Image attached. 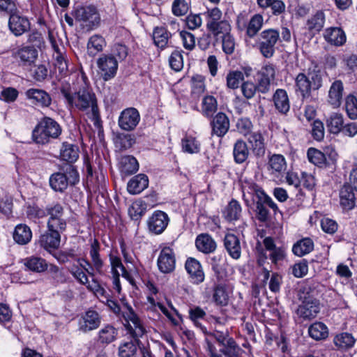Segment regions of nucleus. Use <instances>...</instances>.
<instances>
[{
  "label": "nucleus",
  "instance_id": "nucleus-26",
  "mask_svg": "<svg viewBox=\"0 0 357 357\" xmlns=\"http://www.w3.org/2000/svg\"><path fill=\"white\" fill-rule=\"evenodd\" d=\"M195 244L198 250L204 254L213 252L217 247L214 239L207 234H202L197 236Z\"/></svg>",
  "mask_w": 357,
  "mask_h": 357
},
{
  "label": "nucleus",
  "instance_id": "nucleus-34",
  "mask_svg": "<svg viewBox=\"0 0 357 357\" xmlns=\"http://www.w3.org/2000/svg\"><path fill=\"white\" fill-rule=\"evenodd\" d=\"M125 327L128 333L135 339L142 337L146 332V329L137 314L132 317L128 324H125Z\"/></svg>",
  "mask_w": 357,
  "mask_h": 357
},
{
  "label": "nucleus",
  "instance_id": "nucleus-55",
  "mask_svg": "<svg viewBox=\"0 0 357 357\" xmlns=\"http://www.w3.org/2000/svg\"><path fill=\"white\" fill-rule=\"evenodd\" d=\"M345 109L348 116L351 119H357V98L349 94L345 100Z\"/></svg>",
  "mask_w": 357,
  "mask_h": 357
},
{
  "label": "nucleus",
  "instance_id": "nucleus-39",
  "mask_svg": "<svg viewBox=\"0 0 357 357\" xmlns=\"http://www.w3.org/2000/svg\"><path fill=\"white\" fill-rule=\"evenodd\" d=\"M23 264L28 270L36 273H42L47 268L46 261L38 257L25 258L23 259Z\"/></svg>",
  "mask_w": 357,
  "mask_h": 357
},
{
  "label": "nucleus",
  "instance_id": "nucleus-45",
  "mask_svg": "<svg viewBox=\"0 0 357 357\" xmlns=\"http://www.w3.org/2000/svg\"><path fill=\"white\" fill-rule=\"evenodd\" d=\"M309 335L316 340H324L328 337V328L325 324L316 322L312 324L308 329Z\"/></svg>",
  "mask_w": 357,
  "mask_h": 357
},
{
  "label": "nucleus",
  "instance_id": "nucleus-49",
  "mask_svg": "<svg viewBox=\"0 0 357 357\" xmlns=\"http://www.w3.org/2000/svg\"><path fill=\"white\" fill-rule=\"evenodd\" d=\"M170 33L164 27H156L153 33V38L156 46L164 48L168 42Z\"/></svg>",
  "mask_w": 357,
  "mask_h": 357
},
{
  "label": "nucleus",
  "instance_id": "nucleus-28",
  "mask_svg": "<svg viewBox=\"0 0 357 357\" xmlns=\"http://www.w3.org/2000/svg\"><path fill=\"white\" fill-rule=\"evenodd\" d=\"M100 245L98 240L93 239L91 243L89 255L91 259V264L99 274L103 273L104 263L100 256Z\"/></svg>",
  "mask_w": 357,
  "mask_h": 357
},
{
  "label": "nucleus",
  "instance_id": "nucleus-8",
  "mask_svg": "<svg viewBox=\"0 0 357 357\" xmlns=\"http://www.w3.org/2000/svg\"><path fill=\"white\" fill-rule=\"evenodd\" d=\"M97 66L104 81L114 78L118 70L117 59L109 54H102L97 60Z\"/></svg>",
  "mask_w": 357,
  "mask_h": 357
},
{
  "label": "nucleus",
  "instance_id": "nucleus-52",
  "mask_svg": "<svg viewBox=\"0 0 357 357\" xmlns=\"http://www.w3.org/2000/svg\"><path fill=\"white\" fill-rule=\"evenodd\" d=\"M309 161L317 166L321 167L326 162V155L319 150L310 148L307 153Z\"/></svg>",
  "mask_w": 357,
  "mask_h": 357
},
{
  "label": "nucleus",
  "instance_id": "nucleus-42",
  "mask_svg": "<svg viewBox=\"0 0 357 357\" xmlns=\"http://www.w3.org/2000/svg\"><path fill=\"white\" fill-rule=\"evenodd\" d=\"M234 158L236 162H244L249 155V150L246 143L243 140H238L234 146Z\"/></svg>",
  "mask_w": 357,
  "mask_h": 357
},
{
  "label": "nucleus",
  "instance_id": "nucleus-11",
  "mask_svg": "<svg viewBox=\"0 0 357 357\" xmlns=\"http://www.w3.org/2000/svg\"><path fill=\"white\" fill-rule=\"evenodd\" d=\"M322 36L328 45L334 47H341L347 41L345 32L342 28L337 26H331L325 29Z\"/></svg>",
  "mask_w": 357,
  "mask_h": 357
},
{
  "label": "nucleus",
  "instance_id": "nucleus-1",
  "mask_svg": "<svg viewBox=\"0 0 357 357\" xmlns=\"http://www.w3.org/2000/svg\"><path fill=\"white\" fill-rule=\"evenodd\" d=\"M61 93L65 98L66 104L70 107H75L80 111L85 112L92 119L96 126L100 123V118L97 104V99L94 93L88 87L80 88L77 91L73 92L68 82H62Z\"/></svg>",
  "mask_w": 357,
  "mask_h": 357
},
{
  "label": "nucleus",
  "instance_id": "nucleus-62",
  "mask_svg": "<svg viewBox=\"0 0 357 357\" xmlns=\"http://www.w3.org/2000/svg\"><path fill=\"white\" fill-rule=\"evenodd\" d=\"M312 135L314 139L321 141L325 135L324 126L320 120H315L312 124Z\"/></svg>",
  "mask_w": 357,
  "mask_h": 357
},
{
  "label": "nucleus",
  "instance_id": "nucleus-30",
  "mask_svg": "<svg viewBox=\"0 0 357 357\" xmlns=\"http://www.w3.org/2000/svg\"><path fill=\"white\" fill-rule=\"evenodd\" d=\"M13 237L17 244L26 245L31 241L32 232L26 225L19 224L15 228Z\"/></svg>",
  "mask_w": 357,
  "mask_h": 357
},
{
  "label": "nucleus",
  "instance_id": "nucleus-54",
  "mask_svg": "<svg viewBox=\"0 0 357 357\" xmlns=\"http://www.w3.org/2000/svg\"><path fill=\"white\" fill-rule=\"evenodd\" d=\"M244 79V75L238 70L230 71L226 77L227 86L229 89H237L240 83Z\"/></svg>",
  "mask_w": 357,
  "mask_h": 357
},
{
  "label": "nucleus",
  "instance_id": "nucleus-12",
  "mask_svg": "<svg viewBox=\"0 0 357 357\" xmlns=\"http://www.w3.org/2000/svg\"><path fill=\"white\" fill-rule=\"evenodd\" d=\"M175 255L172 249L164 248L160 252L157 264L159 270L163 273H169L175 268Z\"/></svg>",
  "mask_w": 357,
  "mask_h": 357
},
{
  "label": "nucleus",
  "instance_id": "nucleus-56",
  "mask_svg": "<svg viewBox=\"0 0 357 357\" xmlns=\"http://www.w3.org/2000/svg\"><path fill=\"white\" fill-rule=\"evenodd\" d=\"M213 298L214 302L221 306H225L228 303L229 295L222 286H217L213 292Z\"/></svg>",
  "mask_w": 357,
  "mask_h": 357
},
{
  "label": "nucleus",
  "instance_id": "nucleus-40",
  "mask_svg": "<svg viewBox=\"0 0 357 357\" xmlns=\"http://www.w3.org/2000/svg\"><path fill=\"white\" fill-rule=\"evenodd\" d=\"M106 45L105 38L98 34H95L89 38L87 43V52L90 56H95L98 52H102Z\"/></svg>",
  "mask_w": 357,
  "mask_h": 357
},
{
  "label": "nucleus",
  "instance_id": "nucleus-7",
  "mask_svg": "<svg viewBox=\"0 0 357 357\" xmlns=\"http://www.w3.org/2000/svg\"><path fill=\"white\" fill-rule=\"evenodd\" d=\"M264 24V17L261 14H255L247 22L245 16L240 14L237 16L236 25L238 29H246V35L250 38H254L262 28Z\"/></svg>",
  "mask_w": 357,
  "mask_h": 357
},
{
  "label": "nucleus",
  "instance_id": "nucleus-14",
  "mask_svg": "<svg viewBox=\"0 0 357 357\" xmlns=\"http://www.w3.org/2000/svg\"><path fill=\"white\" fill-rule=\"evenodd\" d=\"M243 197L245 202H256L259 200L264 191L255 182L250 180L244 179L241 185Z\"/></svg>",
  "mask_w": 357,
  "mask_h": 357
},
{
  "label": "nucleus",
  "instance_id": "nucleus-51",
  "mask_svg": "<svg viewBox=\"0 0 357 357\" xmlns=\"http://www.w3.org/2000/svg\"><path fill=\"white\" fill-rule=\"evenodd\" d=\"M182 149L185 153L194 154L200 151V143L195 137L186 136L182 139Z\"/></svg>",
  "mask_w": 357,
  "mask_h": 357
},
{
  "label": "nucleus",
  "instance_id": "nucleus-21",
  "mask_svg": "<svg viewBox=\"0 0 357 357\" xmlns=\"http://www.w3.org/2000/svg\"><path fill=\"white\" fill-rule=\"evenodd\" d=\"M326 22V15L323 10H317L315 13L309 17L306 22V29L310 33L316 34L324 28Z\"/></svg>",
  "mask_w": 357,
  "mask_h": 357
},
{
  "label": "nucleus",
  "instance_id": "nucleus-47",
  "mask_svg": "<svg viewBox=\"0 0 357 357\" xmlns=\"http://www.w3.org/2000/svg\"><path fill=\"white\" fill-rule=\"evenodd\" d=\"M116 329L111 325H106L99 331L98 340L102 344H109L116 339Z\"/></svg>",
  "mask_w": 357,
  "mask_h": 357
},
{
  "label": "nucleus",
  "instance_id": "nucleus-59",
  "mask_svg": "<svg viewBox=\"0 0 357 357\" xmlns=\"http://www.w3.org/2000/svg\"><path fill=\"white\" fill-rule=\"evenodd\" d=\"M206 28L213 25L214 24L222 20V11L218 8L208 9L206 13Z\"/></svg>",
  "mask_w": 357,
  "mask_h": 357
},
{
  "label": "nucleus",
  "instance_id": "nucleus-29",
  "mask_svg": "<svg viewBox=\"0 0 357 357\" xmlns=\"http://www.w3.org/2000/svg\"><path fill=\"white\" fill-rule=\"evenodd\" d=\"M242 208L236 199H231L222 211L223 218L228 222L238 220L241 216Z\"/></svg>",
  "mask_w": 357,
  "mask_h": 357
},
{
  "label": "nucleus",
  "instance_id": "nucleus-46",
  "mask_svg": "<svg viewBox=\"0 0 357 357\" xmlns=\"http://www.w3.org/2000/svg\"><path fill=\"white\" fill-rule=\"evenodd\" d=\"M206 29L215 37H222L231 32V25L226 20H222Z\"/></svg>",
  "mask_w": 357,
  "mask_h": 357
},
{
  "label": "nucleus",
  "instance_id": "nucleus-60",
  "mask_svg": "<svg viewBox=\"0 0 357 357\" xmlns=\"http://www.w3.org/2000/svg\"><path fill=\"white\" fill-rule=\"evenodd\" d=\"M171 68L175 71L181 70L183 67V60L181 51H174L169 59Z\"/></svg>",
  "mask_w": 357,
  "mask_h": 357
},
{
  "label": "nucleus",
  "instance_id": "nucleus-25",
  "mask_svg": "<svg viewBox=\"0 0 357 357\" xmlns=\"http://www.w3.org/2000/svg\"><path fill=\"white\" fill-rule=\"evenodd\" d=\"M61 234L54 231H47L40 236L38 243L45 250L50 252L52 249L55 250L59 247Z\"/></svg>",
  "mask_w": 357,
  "mask_h": 357
},
{
  "label": "nucleus",
  "instance_id": "nucleus-37",
  "mask_svg": "<svg viewBox=\"0 0 357 357\" xmlns=\"http://www.w3.org/2000/svg\"><path fill=\"white\" fill-rule=\"evenodd\" d=\"M328 130L333 134H338L342 131L344 124L343 115L333 112L326 120Z\"/></svg>",
  "mask_w": 357,
  "mask_h": 357
},
{
  "label": "nucleus",
  "instance_id": "nucleus-20",
  "mask_svg": "<svg viewBox=\"0 0 357 357\" xmlns=\"http://www.w3.org/2000/svg\"><path fill=\"white\" fill-rule=\"evenodd\" d=\"M26 98L41 107H48L52 102L49 93L43 89H29L25 92Z\"/></svg>",
  "mask_w": 357,
  "mask_h": 357
},
{
  "label": "nucleus",
  "instance_id": "nucleus-15",
  "mask_svg": "<svg viewBox=\"0 0 357 357\" xmlns=\"http://www.w3.org/2000/svg\"><path fill=\"white\" fill-rule=\"evenodd\" d=\"M101 323V317L100 314L95 310H89L85 312L79 321V329L84 332L98 328Z\"/></svg>",
  "mask_w": 357,
  "mask_h": 357
},
{
  "label": "nucleus",
  "instance_id": "nucleus-32",
  "mask_svg": "<svg viewBox=\"0 0 357 357\" xmlns=\"http://www.w3.org/2000/svg\"><path fill=\"white\" fill-rule=\"evenodd\" d=\"M298 314L304 319H312L319 312V307L316 301L308 300L303 302L298 308Z\"/></svg>",
  "mask_w": 357,
  "mask_h": 357
},
{
  "label": "nucleus",
  "instance_id": "nucleus-24",
  "mask_svg": "<svg viewBox=\"0 0 357 357\" xmlns=\"http://www.w3.org/2000/svg\"><path fill=\"white\" fill-rule=\"evenodd\" d=\"M149 185L148 176L139 174L132 177L128 183L127 190L130 194L136 195L142 192Z\"/></svg>",
  "mask_w": 357,
  "mask_h": 357
},
{
  "label": "nucleus",
  "instance_id": "nucleus-36",
  "mask_svg": "<svg viewBox=\"0 0 357 357\" xmlns=\"http://www.w3.org/2000/svg\"><path fill=\"white\" fill-rule=\"evenodd\" d=\"M119 168L122 173L130 175L138 170L139 164L133 156L123 155L119 159Z\"/></svg>",
  "mask_w": 357,
  "mask_h": 357
},
{
  "label": "nucleus",
  "instance_id": "nucleus-63",
  "mask_svg": "<svg viewBox=\"0 0 357 357\" xmlns=\"http://www.w3.org/2000/svg\"><path fill=\"white\" fill-rule=\"evenodd\" d=\"M180 37L183 42V45L185 49L188 50H192L195 47V36L185 31L180 32Z\"/></svg>",
  "mask_w": 357,
  "mask_h": 357
},
{
  "label": "nucleus",
  "instance_id": "nucleus-41",
  "mask_svg": "<svg viewBox=\"0 0 357 357\" xmlns=\"http://www.w3.org/2000/svg\"><path fill=\"white\" fill-rule=\"evenodd\" d=\"M314 249V243L310 238H305L298 241L292 248V252L298 257H303Z\"/></svg>",
  "mask_w": 357,
  "mask_h": 357
},
{
  "label": "nucleus",
  "instance_id": "nucleus-43",
  "mask_svg": "<svg viewBox=\"0 0 357 357\" xmlns=\"http://www.w3.org/2000/svg\"><path fill=\"white\" fill-rule=\"evenodd\" d=\"M135 143V138L132 135L119 133L114 139L116 148L119 151H125L131 148Z\"/></svg>",
  "mask_w": 357,
  "mask_h": 357
},
{
  "label": "nucleus",
  "instance_id": "nucleus-19",
  "mask_svg": "<svg viewBox=\"0 0 357 357\" xmlns=\"http://www.w3.org/2000/svg\"><path fill=\"white\" fill-rule=\"evenodd\" d=\"M344 85L341 80L334 81L328 91V102L333 107L338 108L342 100Z\"/></svg>",
  "mask_w": 357,
  "mask_h": 357
},
{
  "label": "nucleus",
  "instance_id": "nucleus-50",
  "mask_svg": "<svg viewBox=\"0 0 357 357\" xmlns=\"http://www.w3.org/2000/svg\"><path fill=\"white\" fill-rule=\"evenodd\" d=\"M147 204L142 200L134 202L128 208V213L132 220H139L145 213Z\"/></svg>",
  "mask_w": 357,
  "mask_h": 357
},
{
  "label": "nucleus",
  "instance_id": "nucleus-3",
  "mask_svg": "<svg viewBox=\"0 0 357 357\" xmlns=\"http://www.w3.org/2000/svg\"><path fill=\"white\" fill-rule=\"evenodd\" d=\"M79 181V173L75 166L63 165L60 171L52 174L49 178L50 185L56 192H63L68 185H75Z\"/></svg>",
  "mask_w": 357,
  "mask_h": 357
},
{
  "label": "nucleus",
  "instance_id": "nucleus-35",
  "mask_svg": "<svg viewBox=\"0 0 357 357\" xmlns=\"http://www.w3.org/2000/svg\"><path fill=\"white\" fill-rule=\"evenodd\" d=\"M248 141L252 147L253 153L257 156H262L265 153L264 139L259 132L250 134Z\"/></svg>",
  "mask_w": 357,
  "mask_h": 357
},
{
  "label": "nucleus",
  "instance_id": "nucleus-9",
  "mask_svg": "<svg viewBox=\"0 0 357 357\" xmlns=\"http://www.w3.org/2000/svg\"><path fill=\"white\" fill-rule=\"evenodd\" d=\"M140 121V115L137 109L129 107L123 110L119 117V127L126 131L133 130Z\"/></svg>",
  "mask_w": 357,
  "mask_h": 357
},
{
  "label": "nucleus",
  "instance_id": "nucleus-6",
  "mask_svg": "<svg viewBox=\"0 0 357 357\" xmlns=\"http://www.w3.org/2000/svg\"><path fill=\"white\" fill-rule=\"evenodd\" d=\"M75 18L88 31L97 27L100 22V15L93 6L81 7L77 9Z\"/></svg>",
  "mask_w": 357,
  "mask_h": 357
},
{
  "label": "nucleus",
  "instance_id": "nucleus-4",
  "mask_svg": "<svg viewBox=\"0 0 357 357\" xmlns=\"http://www.w3.org/2000/svg\"><path fill=\"white\" fill-rule=\"evenodd\" d=\"M61 133V128L53 119L43 118L32 132L33 140L40 144L49 143L50 139L57 138Z\"/></svg>",
  "mask_w": 357,
  "mask_h": 357
},
{
  "label": "nucleus",
  "instance_id": "nucleus-23",
  "mask_svg": "<svg viewBox=\"0 0 357 357\" xmlns=\"http://www.w3.org/2000/svg\"><path fill=\"white\" fill-rule=\"evenodd\" d=\"M268 170L271 174L279 176L287 169V162L284 157L280 154H273L268 160Z\"/></svg>",
  "mask_w": 357,
  "mask_h": 357
},
{
  "label": "nucleus",
  "instance_id": "nucleus-22",
  "mask_svg": "<svg viewBox=\"0 0 357 357\" xmlns=\"http://www.w3.org/2000/svg\"><path fill=\"white\" fill-rule=\"evenodd\" d=\"M224 245L227 252L234 259L241 257V246L238 238L233 234H227L224 238Z\"/></svg>",
  "mask_w": 357,
  "mask_h": 357
},
{
  "label": "nucleus",
  "instance_id": "nucleus-27",
  "mask_svg": "<svg viewBox=\"0 0 357 357\" xmlns=\"http://www.w3.org/2000/svg\"><path fill=\"white\" fill-rule=\"evenodd\" d=\"M213 132L218 137L224 136L229 128V121L222 112L218 113L212 122Z\"/></svg>",
  "mask_w": 357,
  "mask_h": 357
},
{
  "label": "nucleus",
  "instance_id": "nucleus-38",
  "mask_svg": "<svg viewBox=\"0 0 357 357\" xmlns=\"http://www.w3.org/2000/svg\"><path fill=\"white\" fill-rule=\"evenodd\" d=\"M273 101L280 112L286 114L289 110L290 105L286 91L278 89L273 95Z\"/></svg>",
  "mask_w": 357,
  "mask_h": 357
},
{
  "label": "nucleus",
  "instance_id": "nucleus-44",
  "mask_svg": "<svg viewBox=\"0 0 357 357\" xmlns=\"http://www.w3.org/2000/svg\"><path fill=\"white\" fill-rule=\"evenodd\" d=\"M218 109V102L213 96H205L202 102V113L206 117H211Z\"/></svg>",
  "mask_w": 357,
  "mask_h": 357
},
{
  "label": "nucleus",
  "instance_id": "nucleus-64",
  "mask_svg": "<svg viewBox=\"0 0 357 357\" xmlns=\"http://www.w3.org/2000/svg\"><path fill=\"white\" fill-rule=\"evenodd\" d=\"M172 13L176 16H183L188 10V5L185 0H174L172 3Z\"/></svg>",
  "mask_w": 357,
  "mask_h": 357
},
{
  "label": "nucleus",
  "instance_id": "nucleus-31",
  "mask_svg": "<svg viewBox=\"0 0 357 357\" xmlns=\"http://www.w3.org/2000/svg\"><path fill=\"white\" fill-rule=\"evenodd\" d=\"M340 204L345 210H351L355 206V196L353 188L349 185H344L340 191Z\"/></svg>",
  "mask_w": 357,
  "mask_h": 357
},
{
  "label": "nucleus",
  "instance_id": "nucleus-58",
  "mask_svg": "<svg viewBox=\"0 0 357 357\" xmlns=\"http://www.w3.org/2000/svg\"><path fill=\"white\" fill-rule=\"evenodd\" d=\"M66 222L63 218H49L47 221L48 231H54L58 234L66 230Z\"/></svg>",
  "mask_w": 357,
  "mask_h": 357
},
{
  "label": "nucleus",
  "instance_id": "nucleus-10",
  "mask_svg": "<svg viewBox=\"0 0 357 357\" xmlns=\"http://www.w3.org/2000/svg\"><path fill=\"white\" fill-rule=\"evenodd\" d=\"M169 221L167 213L162 211H156L147 220L148 229L151 233L160 234L167 227Z\"/></svg>",
  "mask_w": 357,
  "mask_h": 357
},
{
  "label": "nucleus",
  "instance_id": "nucleus-33",
  "mask_svg": "<svg viewBox=\"0 0 357 357\" xmlns=\"http://www.w3.org/2000/svg\"><path fill=\"white\" fill-rule=\"evenodd\" d=\"M79 150L77 146L63 142L60 150V157L63 160L73 163L79 158Z\"/></svg>",
  "mask_w": 357,
  "mask_h": 357
},
{
  "label": "nucleus",
  "instance_id": "nucleus-48",
  "mask_svg": "<svg viewBox=\"0 0 357 357\" xmlns=\"http://www.w3.org/2000/svg\"><path fill=\"white\" fill-rule=\"evenodd\" d=\"M334 344L340 349H347L354 346L355 339L351 334L342 333L337 335L334 338Z\"/></svg>",
  "mask_w": 357,
  "mask_h": 357
},
{
  "label": "nucleus",
  "instance_id": "nucleus-57",
  "mask_svg": "<svg viewBox=\"0 0 357 357\" xmlns=\"http://www.w3.org/2000/svg\"><path fill=\"white\" fill-rule=\"evenodd\" d=\"M137 351L136 344L128 342L120 345L119 348V357H135Z\"/></svg>",
  "mask_w": 357,
  "mask_h": 357
},
{
  "label": "nucleus",
  "instance_id": "nucleus-53",
  "mask_svg": "<svg viewBox=\"0 0 357 357\" xmlns=\"http://www.w3.org/2000/svg\"><path fill=\"white\" fill-rule=\"evenodd\" d=\"M190 319L194 324L199 328L204 333L206 332V328L202 325L200 320L203 319L206 316V312L203 309L199 307H195L189 310Z\"/></svg>",
  "mask_w": 357,
  "mask_h": 357
},
{
  "label": "nucleus",
  "instance_id": "nucleus-61",
  "mask_svg": "<svg viewBox=\"0 0 357 357\" xmlns=\"http://www.w3.org/2000/svg\"><path fill=\"white\" fill-rule=\"evenodd\" d=\"M222 50L227 54H231L235 50V39L231 33L222 36Z\"/></svg>",
  "mask_w": 357,
  "mask_h": 357
},
{
  "label": "nucleus",
  "instance_id": "nucleus-16",
  "mask_svg": "<svg viewBox=\"0 0 357 357\" xmlns=\"http://www.w3.org/2000/svg\"><path fill=\"white\" fill-rule=\"evenodd\" d=\"M185 268L192 283L198 284L204 282V273L198 260L192 257L188 258L185 264Z\"/></svg>",
  "mask_w": 357,
  "mask_h": 357
},
{
  "label": "nucleus",
  "instance_id": "nucleus-5",
  "mask_svg": "<svg viewBox=\"0 0 357 357\" xmlns=\"http://www.w3.org/2000/svg\"><path fill=\"white\" fill-rule=\"evenodd\" d=\"M280 39V33L274 29H265L259 36L258 46L265 58H271L275 52V45Z\"/></svg>",
  "mask_w": 357,
  "mask_h": 357
},
{
  "label": "nucleus",
  "instance_id": "nucleus-18",
  "mask_svg": "<svg viewBox=\"0 0 357 357\" xmlns=\"http://www.w3.org/2000/svg\"><path fill=\"white\" fill-rule=\"evenodd\" d=\"M8 26L15 36H20L29 29L30 24L26 17L13 13L10 16Z\"/></svg>",
  "mask_w": 357,
  "mask_h": 357
},
{
  "label": "nucleus",
  "instance_id": "nucleus-17",
  "mask_svg": "<svg viewBox=\"0 0 357 357\" xmlns=\"http://www.w3.org/2000/svg\"><path fill=\"white\" fill-rule=\"evenodd\" d=\"M13 56L22 65H31L38 57V50L33 46H23L13 52Z\"/></svg>",
  "mask_w": 357,
  "mask_h": 357
},
{
  "label": "nucleus",
  "instance_id": "nucleus-13",
  "mask_svg": "<svg viewBox=\"0 0 357 357\" xmlns=\"http://www.w3.org/2000/svg\"><path fill=\"white\" fill-rule=\"evenodd\" d=\"M49 38L52 45V47L54 51L53 54V58L54 60V67L56 70H58L59 73L61 76L66 75L68 71V62L63 52V47H59L54 38L52 35H49Z\"/></svg>",
  "mask_w": 357,
  "mask_h": 357
},
{
  "label": "nucleus",
  "instance_id": "nucleus-2",
  "mask_svg": "<svg viewBox=\"0 0 357 357\" xmlns=\"http://www.w3.org/2000/svg\"><path fill=\"white\" fill-rule=\"evenodd\" d=\"M323 86V73L316 66L310 67L306 73H298L295 78L296 91L303 99L309 98L312 91L319 90Z\"/></svg>",
  "mask_w": 357,
  "mask_h": 357
}]
</instances>
